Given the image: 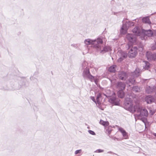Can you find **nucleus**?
<instances>
[{"mask_svg": "<svg viewBox=\"0 0 156 156\" xmlns=\"http://www.w3.org/2000/svg\"><path fill=\"white\" fill-rule=\"evenodd\" d=\"M101 93H99L97 95V101L98 103H99V99L101 97Z\"/></svg>", "mask_w": 156, "mask_h": 156, "instance_id": "412c9836", "label": "nucleus"}, {"mask_svg": "<svg viewBox=\"0 0 156 156\" xmlns=\"http://www.w3.org/2000/svg\"><path fill=\"white\" fill-rule=\"evenodd\" d=\"M137 54V49L136 47L132 48L128 53V56L129 58H134Z\"/></svg>", "mask_w": 156, "mask_h": 156, "instance_id": "20e7f679", "label": "nucleus"}, {"mask_svg": "<svg viewBox=\"0 0 156 156\" xmlns=\"http://www.w3.org/2000/svg\"><path fill=\"white\" fill-rule=\"evenodd\" d=\"M115 100V98H114L112 99V101H114Z\"/></svg>", "mask_w": 156, "mask_h": 156, "instance_id": "2f4dec72", "label": "nucleus"}, {"mask_svg": "<svg viewBox=\"0 0 156 156\" xmlns=\"http://www.w3.org/2000/svg\"><path fill=\"white\" fill-rule=\"evenodd\" d=\"M142 21L144 23H147L149 24H151V23L149 18L148 17H146L143 18L142 19Z\"/></svg>", "mask_w": 156, "mask_h": 156, "instance_id": "2eb2a0df", "label": "nucleus"}, {"mask_svg": "<svg viewBox=\"0 0 156 156\" xmlns=\"http://www.w3.org/2000/svg\"><path fill=\"white\" fill-rule=\"evenodd\" d=\"M155 111L154 110H150V113L151 115H153L155 112Z\"/></svg>", "mask_w": 156, "mask_h": 156, "instance_id": "4be33fe9", "label": "nucleus"}, {"mask_svg": "<svg viewBox=\"0 0 156 156\" xmlns=\"http://www.w3.org/2000/svg\"><path fill=\"white\" fill-rule=\"evenodd\" d=\"M84 42L86 44L89 45L90 44H93L94 41H93L89 39H87L85 40Z\"/></svg>", "mask_w": 156, "mask_h": 156, "instance_id": "aec40b11", "label": "nucleus"}, {"mask_svg": "<svg viewBox=\"0 0 156 156\" xmlns=\"http://www.w3.org/2000/svg\"><path fill=\"white\" fill-rule=\"evenodd\" d=\"M103 43L102 39L98 38L97 40L94 41V47L98 51L101 50V44Z\"/></svg>", "mask_w": 156, "mask_h": 156, "instance_id": "7ed1b4c3", "label": "nucleus"}, {"mask_svg": "<svg viewBox=\"0 0 156 156\" xmlns=\"http://www.w3.org/2000/svg\"><path fill=\"white\" fill-rule=\"evenodd\" d=\"M99 123L105 127L108 126L109 124L108 121H104L101 119L100 120Z\"/></svg>", "mask_w": 156, "mask_h": 156, "instance_id": "4468645a", "label": "nucleus"}, {"mask_svg": "<svg viewBox=\"0 0 156 156\" xmlns=\"http://www.w3.org/2000/svg\"><path fill=\"white\" fill-rule=\"evenodd\" d=\"M116 67V66L115 65H113L111 66L109 68V71L111 72H115V71Z\"/></svg>", "mask_w": 156, "mask_h": 156, "instance_id": "6ab92c4d", "label": "nucleus"}, {"mask_svg": "<svg viewBox=\"0 0 156 156\" xmlns=\"http://www.w3.org/2000/svg\"><path fill=\"white\" fill-rule=\"evenodd\" d=\"M119 77L122 80H125L127 78L126 73L124 72H122L119 74Z\"/></svg>", "mask_w": 156, "mask_h": 156, "instance_id": "1a4fd4ad", "label": "nucleus"}, {"mask_svg": "<svg viewBox=\"0 0 156 156\" xmlns=\"http://www.w3.org/2000/svg\"><path fill=\"white\" fill-rule=\"evenodd\" d=\"M89 132L90 133V134L92 135H95V133L92 131V130H90L89 131Z\"/></svg>", "mask_w": 156, "mask_h": 156, "instance_id": "5701e85b", "label": "nucleus"}, {"mask_svg": "<svg viewBox=\"0 0 156 156\" xmlns=\"http://www.w3.org/2000/svg\"><path fill=\"white\" fill-rule=\"evenodd\" d=\"M134 25L133 23L129 22L126 23L125 24L123 25L121 30V33L122 34H125L127 32V30L128 28L133 26Z\"/></svg>", "mask_w": 156, "mask_h": 156, "instance_id": "f03ea898", "label": "nucleus"}, {"mask_svg": "<svg viewBox=\"0 0 156 156\" xmlns=\"http://www.w3.org/2000/svg\"><path fill=\"white\" fill-rule=\"evenodd\" d=\"M124 58H126V57H125V56H124Z\"/></svg>", "mask_w": 156, "mask_h": 156, "instance_id": "72a5a7b5", "label": "nucleus"}, {"mask_svg": "<svg viewBox=\"0 0 156 156\" xmlns=\"http://www.w3.org/2000/svg\"><path fill=\"white\" fill-rule=\"evenodd\" d=\"M153 135L155 136H156V133H153Z\"/></svg>", "mask_w": 156, "mask_h": 156, "instance_id": "7c9ffc66", "label": "nucleus"}, {"mask_svg": "<svg viewBox=\"0 0 156 156\" xmlns=\"http://www.w3.org/2000/svg\"><path fill=\"white\" fill-rule=\"evenodd\" d=\"M125 106L126 109L131 112L134 113L136 111L139 113V114H137V115L141 117V119L147 117L148 115L147 110L145 108H140L139 103L134 100L130 99H129V100H127Z\"/></svg>", "mask_w": 156, "mask_h": 156, "instance_id": "f257e3e1", "label": "nucleus"}, {"mask_svg": "<svg viewBox=\"0 0 156 156\" xmlns=\"http://www.w3.org/2000/svg\"><path fill=\"white\" fill-rule=\"evenodd\" d=\"M119 130L122 133V135L125 139H126L128 138V136L127 133L123 129L120 128L119 129Z\"/></svg>", "mask_w": 156, "mask_h": 156, "instance_id": "9b49d317", "label": "nucleus"}, {"mask_svg": "<svg viewBox=\"0 0 156 156\" xmlns=\"http://www.w3.org/2000/svg\"><path fill=\"white\" fill-rule=\"evenodd\" d=\"M113 130L112 127L111 126H108L106 129V133L109 135Z\"/></svg>", "mask_w": 156, "mask_h": 156, "instance_id": "dca6fc26", "label": "nucleus"}, {"mask_svg": "<svg viewBox=\"0 0 156 156\" xmlns=\"http://www.w3.org/2000/svg\"><path fill=\"white\" fill-rule=\"evenodd\" d=\"M147 56L148 60H151V59L154 60H156V54L151 55L150 56L147 55Z\"/></svg>", "mask_w": 156, "mask_h": 156, "instance_id": "a211bd4d", "label": "nucleus"}, {"mask_svg": "<svg viewBox=\"0 0 156 156\" xmlns=\"http://www.w3.org/2000/svg\"><path fill=\"white\" fill-rule=\"evenodd\" d=\"M81 150H76L75 152V154H77L78 153H80V152H81Z\"/></svg>", "mask_w": 156, "mask_h": 156, "instance_id": "393cba45", "label": "nucleus"}, {"mask_svg": "<svg viewBox=\"0 0 156 156\" xmlns=\"http://www.w3.org/2000/svg\"><path fill=\"white\" fill-rule=\"evenodd\" d=\"M142 30L138 29V27H136L134 28L132 30L133 32L135 33V35L137 36H140L143 34Z\"/></svg>", "mask_w": 156, "mask_h": 156, "instance_id": "423d86ee", "label": "nucleus"}, {"mask_svg": "<svg viewBox=\"0 0 156 156\" xmlns=\"http://www.w3.org/2000/svg\"><path fill=\"white\" fill-rule=\"evenodd\" d=\"M125 87L126 85L124 83L122 82H119L118 83L117 88L119 90H124Z\"/></svg>", "mask_w": 156, "mask_h": 156, "instance_id": "9d476101", "label": "nucleus"}, {"mask_svg": "<svg viewBox=\"0 0 156 156\" xmlns=\"http://www.w3.org/2000/svg\"><path fill=\"white\" fill-rule=\"evenodd\" d=\"M128 40L132 43H134L136 41V38L132 34H129L126 35Z\"/></svg>", "mask_w": 156, "mask_h": 156, "instance_id": "39448f33", "label": "nucleus"}, {"mask_svg": "<svg viewBox=\"0 0 156 156\" xmlns=\"http://www.w3.org/2000/svg\"><path fill=\"white\" fill-rule=\"evenodd\" d=\"M123 90H119L117 93L118 96L121 98H123L124 96V93Z\"/></svg>", "mask_w": 156, "mask_h": 156, "instance_id": "ddd939ff", "label": "nucleus"}, {"mask_svg": "<svg viewBox=\"0 0 156 156\" xmlns=\"http://www.w3.org/2000/svg\"><path fill=\"white\" fill-rule=\"evenodd\" d=\"M145 34L148 37H151L153 35V32L150 30L145 31L144 32Z\"/></svg>", "mask_w": 156, "mask_h": 156, "instance_id": "f3484780", "label": "nucleus"}, {"mask_svg": "<svg viewBox=\"0 0 156 156\" xmlns=\"http://www.w3.org/2000/svg\"><path fill=\"white\" fill-rule=\"evenodd\" d=\"M146 65L148 66V67H149V63L148 62H147V63H146Z\"/></svg>", "mask_w": 156, "mask_h": 156, "instance_id": "c85d7f7f", "label": "nucleus"}, {"mask_svg": "<svg viewBox=\"0 0 156 156\" xmlns=\"http://www.w3.org/2000/svg\"><path fill=\"white\" fill-rule=\"evenodd\" d=\"M145 101L147 104H151L154 101V99L152 97L148 96L146 97Z\"/></svg>", "mask_w": 156, "mask_h": 156, "instance_id": "0eeeda50", "label": "nucleus"}, {"mask_svg": "<svg viewBox=\"0 0 156 156\" xmlns=\"http://www.w3.org/2000/svg\"><path fill=\"white\" fill-rule=\"evenodd\" d=\"M137 71V70H136L135 71V73H136V72Z\"/></svg>", "mask_w": 156, "mask_h": 156, "instance_id": "473e14b6", "label": "nucleus"}, {"mask_svg": "<svg viewBox=\"0 0 156 156\" xmlns=\"http://www.w3.org/2000/svg\"><path fill=\"white\" fill-rule=\"evenodd\" d=\"M123 60V58H122L121 57L119 58L118 60V61L119 62H121Z\"/></svg>", "mask_w": 156, "mask_h": 156, "instance_id": "bb28decb", "label": "nucleus"}, {"mask_svg": "<svg viewBox=\"0 0 156 156\" xmlns=\"http://www.w3.org/2000/svg\"><path fill=\"white\" fill-rule=\"evenodd\" d=\"M86 76L91 80H94V77L90 75L89 70H88L85 72Z\"/></svg>", "mask_w": 156, "mask_h": 156, "instance_id": "f8f14e48", "label": "nucleus"}, {"mask_svg": "<svg viewBox=\"0 0 156 156\" xmlns=\"http://www.w3.org/2000/svg\"><path fill=\"white\" fill-rule=\"evenodd\" d=\"M154 46L152 47L151 48L152 50H154L156 48V47H155V48H154Z\"/></svg>", "mask_w": 156, "mask_h": 156, "instance_id": "cd10ccee", "label": "nucleus"}, {"mask_svg": "<svg viewBox=\"0 0 156 156\" xmlns=\"http://www.w3.org/2000/svg\"><path fill=\"white\" fill-rule=\"evenodd\" d=\"M140 73L139 72H138V73L136 75V76H138L139 75Z\"/></svg>", "mask_w": 156, "mask_h": 156, "instance_id": "c756f323", "label": "nucleus"}, {"mask_svg": "<svg viewBox=\"0 0 156 156\" xmlns=\"http://www.w3.org/2000/svg\"><path fill=\"white\" fill-rule=\"evenodd\" d=\"M91 99L93 101H94V102H95V103H96V101H95V99L94 98V97H91Z\"/></svg>", "mask_w": 156, "mask_h": 156, "instance_id": "a878e982", "label": "nucleus"}, {"mask_svg": "<svg viewBox=\"0 0 156 156\" xmlns=\"http://www.w3.org/2000/svg\"><path fill=\"white\" fill-rule=\"evenodd\" d=\"M111 50V48L109 46H105L102 49H101L100 51V53H104L105 52Z\"/></svg>", "mask_w": 156, "mask_h": 156, "instance_id": "6e6552de", "label": "nucleus"}, {"mask_svg": "<svg viewBox=\"0 0 156 156\" xmlns=\"http://www.w3.org/2000/svg\"><path fill=\"white\" fill-rule=\"evenodd\" d=\"M103 150L101 149H98L97 150V152L98 153H101L103 152Z\"/></svg>", "mask_w": 156, "mask_h": 156, "instance_id": "b1692460", "label": "nucleus"}]
</instances>
